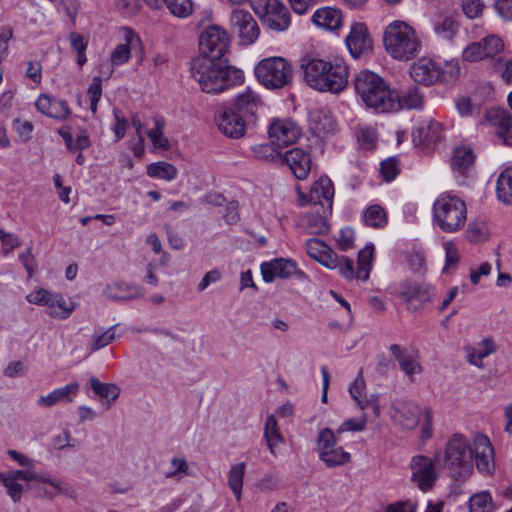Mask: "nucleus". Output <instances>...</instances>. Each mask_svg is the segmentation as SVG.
I'll return each mask as SVG.
<instances>
[{"label": "nucleus", "mask_w": 512, "mask_h": 512, "mask_svg": "<svg viewBox=\"0 0 512 512\" xmlns=\"http://www.w3.org/2000/svg\"><path fill=\"white\" fill-rule=\"evenodd\" d=\"M300 68L305 83L319 92L336 94L348 85L349 68L341 59L332 62L306 56L301 59Z\"/></svg>", "instance_id": "1"}, {"label": "nucleus", "mask_w": 512, "mask_h": 512, "mask_svg": "<svg viewBox=\"0 0 512 512\" xmlns=\"http://www.w3.org/2000/svg\"><path fill=\"white\" fill-rule=\"evenodd\" d=\"M192 77L205 93L218 94L243 81V73L226 59L197 56L190 62Z\"/></svg>", "instance_id": "2"}, {"label": "nucleus", "mask_w": 512, "mask_h": 512, "mask_svg": "<svg viewBox=\"0 0 512 512\" xmlns=\"http://www.w3.org/2000/svg\"><path fill=\"white\" fill-rule=\"evenodd\" d=\"M354 87L368 108L378 113L397 111V91L392 90L380 75L369 70L360 71L354 80Z\"/></svg>", "instance_id": "3"}, {"label": "nucleus", "mask_w": 512, "mask_h": 512, "mask_svg": "<svg viewBox=\"0 0 512 512\" xmlns=\"http://www.w3.org/2000/svg\"><path fill=\"white\" fill-rule=\"evenodd\" d=\"M432 221L435 227L445 233L458 232L467 221L465 201L451 193H441L432 206Z\"/></svg>", "instance_id": "4"}, {"label": "nucleus", "mask_w": 512, "mask_h": 512, "mask_svg": "<svg viewBox=\"0 0 512 512\" xmlns=\"http://www.w3.org/2000/svg\"><path fill=\"white\" fill-rule=\"evenodd\" d=\"M383 44L387 53L398 60H409L420 49V41L414 29L403 21H394L386 27Z\"/></svg>", "instance_id": "5"}, {"label": "nucleus", "mask_w": 512, "mask_h": 512, "mask_svg": "<svg viewBox=\"0 0 512 512\" xmlns=\"http://www.w3.org/2000/svg\"><path fill=\"white\" fill-rule=\"evenodd\" d=\"M443 465L455 480H464L472 474V447L465 437L455 434L449 439Z\"/></svg>", "instance_id": "6"}, {"label": "nucleus", "mask_w": 512, "mask_h": 512, "mask_svg": "<svg viewBox=\"0 0 512 512\" xmlns=\"http://www.w3.org/2000/svg\"><path fill=\"white\" fill-rule=\"evenodd\" d=\"M259 83L269 90H280L291 85L294 77L292 64L283 57L262 59L254 68Z\"/></svg>", "instance_id": "7"}, {"label": "nucleus", "mask_w": 512, "mask_h": 512, "mask_svg": "<svg viewBox=\"0 0 512 512\" xmlns=\"http://www.w3.org/2000/svg\"><path fill=\"white\" fill-rule=\"evenodd\" d=\"M317 447L319 458L329 468L345 465L351 460L350 453L337 445L335 435L330 428H324L319 432Z\"/></svg>", "instance_id": "8"}, {"label": "nucleus", "mask_w": 512, "mask_h": 512, "mask_svg": "<svg viewBox=\"0 0 512 512\" xmlns=\"http://www.w3.org/2000/svg\"><path fill=\"white\" fill-rule=\"evenodd\" d=\"M440 459V452L435 454L434 459L424 455L412 457L410 462L411 480L418 488L426 492L430 490L438 479L436 462Z\"/></svg>", "instance_id": "9"}, {"label": "nucleus", "mask_w": 512, "mask_h": 512, "mask_svg": "<svg viewBox=\"0 0 512 512\" xmlns=\"http://www.w3.org/2000/svg\"><path fill=\"white\" fill-rule=\"evenodd\" d=\"M229 43L230 39L225 30L218 26H209L200 35L198 56L224 59Z\"/></svg>", "instance_id": "10"}, {"label": "nucleus", "mask_w": 512, "mask_h": 512, "mask_svg": "<svg viewBox=\"0 0 512 512\" xmlns=\"http://www.w3.org/2000/svg\"><path fill=\"white\" fill-rule=\"evenodd\" d=\"M397 297L403 300L407 310L417 312L425 304L432 301L433 291L428 285H422L412 281H403L395 289Z\"/></svg>", "instance_id": "11"}, {"label": "nucleus", "mask_w": 512, "mask_h": 512, "mask_svg": "<svg viewBox=\"0 0 512 512\" xmlns=\"http://www.w3.org/2000/svg\"><path fill=\"white\" fill-rule=\"evenodd\" d=\"M214 120L219 131L232 139L242 138L248 127L241 115H238L235 109L228 105L221 106L216 110Z\"/></svg>", "instance_id": "12"}, {"label": "nucleus", "mask_w": 512, "mask_h": 512, "mask_svg": "<svg viewBox=\"0 0 512 512\" xmlns=\"http://www.w3.org/2000/svg\"><path fill=\"white\" fill-rule=\"evenodd\" d=\"M232 29L237 33L240 44L251 45L259 37L260 29L253 16L245 10L236 9L230 18Z\"/></svg>", "instance_id": "13"}, {"label": "nucleus", "mask_w": 512, "mask_h": 512, "mask_svg": "<svg viewBox=\"0 0 512 512\" xmlns=\"http://www.w3.org/2000/svg\"><path fill=\"white\" fill-rule=\"evenodd\" d=\"M263 101L259 94L247 87L244 92L238 94L234 102L229 107H233L238 115L248 126L254 125L257 120V114L262 107Z\"/></svg>", "instance_id": "14"}, {"label": "nucleus", "mask_w": 512, "mask_h": 512, "mask_svg": "<svg viewBox=\"0 0 512 512\" xmlns=\"http://www.w3.org/2000/svg\"><path fill=\"white\" fill-rule=\"evenodd\" d=\"M481 124L489 123L497 128L496 135L503 144L512 146V115L505 109L491 108L484 112Z\"/></svg>", "instance_id": "15"}, {"label": "nucleus", "mask_w": 512, "mask_h": 512, "mask_svg": "<svg viewBox=\"0 0 512 512\" xmlns=\"http://www.w3.org/2000/svg\"><path fill=\"white\" fill-rule=\"evenodd\" d=\"M410 76L419 84L425 86L434 85L445 80V75L437 64L429 58H421L413 63L410 68Z\"/></svg>", "instance_id": "16"}, {"label": "nucleus", "mask_w": 512, "mask_h": 512, "mask_svg": "<svg viewBox=\"0 0 512 512\" xmlns=\"http://www.w3.org/2000/svg\"><path fill=\"white\" fill-rule=\"evenodd\" d=\"M261 274L266 283H271L276 277L290 278L293 275L302 276L303 273L297 269V263L291 259L276 258L270 262L261 264Z\"/></svg>", "instance_id": "17"}, {"label": "nucleus", "mask_w": 512, "mask_h": 512, "mask_svg": "<svg viewBox=\"0 0 512 512\" xmlns=\"http://www.w3.org/2000/svg\"><path fill=\"white\" fill-rule=\"evenodd\" d=\"M345 42L353 58H359L362 54L370 51L373 44L367 27L363 23H356L351 27Z\"/></svg>", "instance_id": "18"}, {"label": "nucleus", "mask_w": 512, "mask_h": 512, "mask_svg": "<svg viewBox=\"0 0 512 512\" xmlns=\"http://www.w3.org/2000/svg\"><path fill=\"white\" fill-rule=\"evenodd\" d=\"M394 420L406 430L415 429L421 416V408L411 401L397 400L393 403Z\"/></svg>", "instance_id": "19"}, {"label": "nucleus", "mask_w": 512, "mask_h": 512, "mask_svg": "<svg viewBox=\"0 0 512 512\" xmlns=\"http://www.w3.org/2000/svg\"><path fill=\"white\" fill-rule=\"evenodd\" d=\"M268 134L273 145L285 147L293 144L297 140L300 131L292 122L275 120L269 126Z\"/></svg>", "instance_id": "20"}, {"label": "nucleus", "mask_w": 512, "mask_h": 512, "mask_svg": "<svg viewBox=\"0 0 512 512\" xmlns=\"http://www.w3.org/2000/svg\"><path fill=\"white\" fill-rule=\"evenodd\" d=\"M281 164H286L297 179L304 180L311 170V157L305 150L293 148L283 154Z\"/></svg>", "instance_id": "21"}, {"label": "nucleus", "mask_w": 512, "mask_h": 512, "mask_svg": "<svg viewBox=\"0 0 512 512\" xmlns=\"http://www.w3.org/2000/svg\"><path fill=\"white\" fill-rule=\"evenodd\" d=\"M475 458L477 469L490 474L494 469V449L488 437L480 435L475 439L472 458Z\"/></svg>", "instance_id": "22"}, {"label": "nucleus", "mask_w": 512, "mask_h": 512, "mask_svg": "<svg viewBox=\"0 0 512 512\" xmlns=\"http://www.w3.org/2000/svg\"><path fill=\"white\" fill-rule=\"evenodd\" d=\"M308 255L329 269H336L339 265V256L324 241L311 238L305 242Z\"/></svg>", "instance_id": "23"}, {"label": "nucleus", "mask_w": 512, "mask_h": 512, "mask_svg": "<svg viewBox=\"0 0 512 512\" xmlns=\"http://www.w3.org/2000/svg\"><path fill=\"white\" fill-rule=\"evenodd\" d=\"M334 196V187L332 181L327 177H322L316 181L310 189L308 202L313 206H320L323 213L327 210L332 211Z\"/></svg>", "instance_id": "24"}, {"label": "nucleus", "mask_w": 512, "mask_h": 512, "mask_svg": "<svg viewBox=\"0 0 512 512\" xmlns=\"http://www.w3.org/2000/svg\"><path fill=\"white\" fill-rule=\"evenodd\" d=\"M103 295L111 300L126 301L143 298L145 291L137 284L120 281L106 285Z\"/></svg>", "instance_id": "25"}, {"label": "nucleus", "mask_w": 512, "mask_h": 512, "mask_svg": "<svg viewBox=\"0 0 512 512\" xmlns=\"http://www.w3.org/2000/svg\"><path fill=\"white\" fill-rule=\"evenodd\" d=\"M35 105L39 112L57 120H65L71 114L67 101L46 94L40 95Z\"/></svg>", "instance_id": "26"}, {"label": "nucleus", "mask_w": 512, "mask_h": 512, "mask_svg": "<svg viewBox=\"0 0 512 512\" xmlns=\"http://www.w3.org/2000/svg\"><path fill=\"white\" fill-rule=\"evenodd\" d=\"M79 390L78 383H70L63 387L54 389L46 396H41L37 400V404L41 407L49 408L57 403H70L73 401V396Z\"/></svg>", "instance_id": "27"}, {"label": "nucleus", "mask_w": 512, "mask_h": 512, "mask_svg": "<svg viewBox=\"0 0 512 512\" xmlns=\"http://www.w3.org/2000/svg\"><path fill=\"white\" fill-rule=\"evenodd\" d=\"M442 138V126L439 122L431 120L412 131V141L418 146L440 141Z\"/></svg>", "instance_id": "28"}, {"label": "nucleus", "mask_w": 512, "mask_h": 512, "mask_svg": "<svg viewBox=\"0 0 512 512\" xmlns=\"http://www.w3.org/2000/svg\"><path fill=\"white\" fill-rule=\"evenodd\" d=\"M309 124L312 131L317 134H327L334 131L336 122L327 109H314L309 114Z\"/></svg>", "instance_id": "29"}, {"label": "nucleus", "mask_w": 512, "mask_h": 512, "mask_svg": "<svg viewBox=\"0 0 512 512\" xmlns=\"http://www.w3.org/2000/svg\"><path fill=\"white\" fill-rule=\"evenodd\" d=\"M133 37L134 36L132 32L129 31V34L126 35L127 42L125 44L117 45L112 51L110 55L111 64H101L102 73L106 74L107 78H109L112 75L113 66L122 65L129 60L131 56L130 43L132 42Z\"/></svg>", "instance_id": "30"}, {"label": "nucleus", "mask_w": 512, "mask_h": 512, "mask_svg": "<svg viewBox=\"0 0 512 512\" xmlns=\"http://www.w3.org/2000/svg\"><path fill=\"white\" fill-rule=\"evenodd\" d=\"M313 22L324 29L336 30L342 23V13L332 7H323L315 11L312 17Z\"/></svg>", "instance_id": "31"}, {"label": "nucleus", "mask_w": 512, "mask_h": 512, "mask_svg": "<svg viewBox=\"0 0 512 512\" xmlns=\"http://www.w3.org/2000/svg\"><path fill=\"white\" fill-rule=\"evenodd\" d=\"M315 212L305 213L301 217L302 225L313 235H324L328 233L330 226L324 215L319 214V208Z\"/></svg>", "instance_id": "32"}, {"label": "nucleus", "mask_w": 512, "mask_h": 512, "mask_svg": "<svg viewBox=\"0 0 512 512\" xmlns=\"http://www.w3.org/2000/svg\"><path fill=\"white\" fill-rule=\"evenodd\" d=\"M262 23L275 31H285L290 25V14L282 4L275 11L260 19Z\"/></svg>", "instance_id": "33"}, {"label": "nucleus", "mask_w": 512, "mask_h": 512, "mask_svg": "<svg viewBox=\"0 0 512 512\" xmlns=\"http://www.w3.org/2000/svg\"><path fill=\"white\" fill-rule=\"evenodd\" d=\"M264 437L271 454L276 456L278 454L277 447L279 444L284 442V437L279 431L277 420L274 415H269L266 418L264 426Z\"/></svg>", "instance_id": "34"}, {"label": "nucleus", "mask_w": 512, "mask_h": 512, "mask_svg": "<svg viewBox=\"0 0 512 512\" xmlns=\"http://www.w3.org/2000/svg\"><path fill=\"white\" fill-rule=\"evenodd\" d=\"M74 310V304L68 303L62 295L52 293L47 305V313L54 318L66 319Z\"/></svg>", "instance_id": "35"}, {"label": "nucleus", "mask_w": 512, "mask_h": 512, "mask_svg": "<svg viewBox=\"0 0 512 512\" xmlns=\"http://www.w3.org/2000/svg\"><path fill=\"white\" fill-rule=\"evenodd\" d=\"M396 100L399 104L397 111L401 109H418L424 104V97L416 86H410L401 94L397 92Z\"/></svg>", "instance_id": "36"}, {"label": "nucleus", "mask_w": 512, "mask_h": 512, "mask_svg": "<svg viewBox=\"0 0 512 512\" xmlns=\"http://www.w3.org/2000/svg\"><path fill=\"white\" fill-rule=\"evenodd\" d=\"M6 475L12 477L16 481H37L40 480L44 484L49 485V489L45 490V494H47L50 497H54L57 495L60 491V484L55 481L51 480H45L43 477H39L35 473L29 471V470H15L11 472H5Z\"/></svg>", "instance_id": "37"}, {"label": "nucleus", "mask_w": 512, "mask_h": 512, "mask_svg": "<svg viewBox=\"0 0 512 512\" xmlns=\"http://www.w3.org/2000/svg\"><path fill=\"white\" fill-rule=\"evenodd\" d=\"M496 194L502 203L512 204V168L503 170L498 176Z\"/></svg>", "instance_id": "38"}, {"label": "nucleus", "mask_w": 512, "mask_h": 512, "mask_svg": "<svg viewBox=\"0 0 512 512\" xmlns=\"http://www.w3.org/2000/svg\"><path fill=\"white\" fill-rule=\"evenodd\" d=\"M245 467L244 462H239L232 465L228 472V486L238 501L242 494Z\"/></svg>", "instance_id": "39"}, {"label": "nucleus", "mask_w": 512, "mask_h": 512, "mask_svg": "<svg viewBox=\"0 0 512 512\" xmlns=\"http://www.w3.org/2000/svg\"><path fill=\"white\" fill-rule=\"evenodd\" d=\"M374 247L366 246L358 253L356 279L366 281L369 278L372 259H373Z\"/></svg>", "instance_id": "40"}, {"label": "nucleus", "mask_w": 512, "mask_h": 512, "mask_svg": "<svg viewBox=\"0 0 512 512\" xmlns=\"http://www.w3.org/2000/svg\"><path fill=\"white\" fill-rule=\"evenodd\" d=\"M149 177L171 181L177 176V169L170 163L159 161L151 163L147 167Z\"/></svg>", "instance_id": "41"}, {"label": "nucleus", "mask_w": 512, "mask_h": 512, "mask_svg": "<svg viewBox=\"0 0 512 512\" xmlns=\"http://www.w3.org/2000/svg\"><path fill=\"white\" fill-rule=\"evenodd\" d=\"M475 155L468 146H459L453 152V167L459 172H465L473 163Z\"/></svg>", "instance_id": "42"}, {"label": "nucleus", "mask_w": 512, "mask_h": 512, "mask_svg": "<svg viewBox=\"0 0 512 512\" xmlns=\"http://www.w3.org/2000/svg\"><path fill=\"white\" fill-rule=\"evenodd\" d=\"M363 221L369 227L382 228L387 224L386 211L379 205H371L365 210Z\"/></svg>", "instance_id": "43"}, {"label": "nucleus", "mask_w": 512, "mask_h": 512, "mask_svg": "<svg viewBox=\"0 0 512 512\" xmlns=\"http://www.w3.org/2000/svg\"><path fill=\"white\" fill-rule=\"evenodd\" d=\"M90 386L97 396L105 399L111 397L109 403L114 402L120 394V389L117 385L113 383H102L95 377L90 378Z\"/></svg>", "instance_id": "44"}, {"label": "nucleus", "mask_w": 512, "mask_h": 512, "mask_svg": "<svg viewBox=\"0 0 512 512\" xmlns=\"http://www.w3.org/2000/svg\"><path fill=\"white\" fill-rule=\"evenodd\" d=\"M116 339V325L101 330L100 333H94L92 335L91 342L89 344L90 353H94L112 343Z\"/></svg>", "instance_id": "45"}, {"label": "nucleus", "mask_w": 512, "mask_h": 512, "mask_svg": "<svg viewBox=\"0 0 512 512\" xmlns=\"http://www.w3.org/2000/svg\"><path fill=\"white\" fill-rule=\"evenodd\" d=\"M470 512H492L494 505L489 492L482 491L474 494L469 500Z\"/></svg>", "instance_id": "46"}, {"label": "nucleus", "mask_w": 512, "mask_h": 512, "mask_svg": "<svg viewBox=\"0 0 512 512\" xmlns=\"http://www.w3.org/2000/svg\"><path fill=\"white\" fill-rule=\"evenodd\" d=\"M252 151L257 159L269 162H282L283 154L280 153L273 145L258 144L252 147Z\"/></svg>", "instance_id": "47"}, {"label": "nucleus", "mask_w": 512, "mask_h": 512, "mask_svg": "<svg viewBox=\"0 0 512 512\" xmlns=\"http://www.w3.org/2000/svg\"><path fill=\"white\" fill-rule=\"evenodd\" d=\"M458 27V23L452 17L447 16L434 24V31L445 39H452L458 31Z\"/></svg>", "instance_id": "48"}, {"label": "nucleus", "mask_w": 512, "mask_h": 512, "mask_svg": "<svg viewBox=\"0 0 512 512\" xmlns=\"http://www.w3.org/2000/svg\"><path fill=\"white\" fill-rule=\"evenodd\" d=\"M170 13L178 18H186L193 11L191 0H166Z\"/></svg>", "instance_id": "49"}, {"label": "nucleus", "mask_w": 512, "mask_h": 512, "mask_svg": "<svg viewBox=\"0 0 512 512\" xmlns=\"http://www.w3.org/2000/svg\"><path fill=\"white\" fill-rule=\"evenodd\" d=\"M250 5L255 14L261 19L279 8L282 3L279 0H250Z\"/></svg>", "instance_id": "50"}, {"label": "nucleus", "mask_w": 512, "mask_h": 512, "mask_svg": "<svg viewBox=\"0 0 512 512\" xmlns=\"http://www.w3.org/2000/svg\"><path fill=\"white\" fill-rule=\"evenodd\" d=\"M87 95L90 98V110L93 114L97 112L98 102L102 96V79L100 76H94L90 83Z\"/></svg>", "instance_id": "51"}, {"label": "nucleus", "mask_w": 512, "mask_h": 512, "mask_svg": "<svg viewBox=\"0 0 512 512\" xmlns=\"http://www.w3.org/2000/svg\"><path fill=\"white\" fill-rule=\"evenodd\" d=\"M0 482L6 487L8 495L14 502L21 498L23 486L19 481L14 480L12 477L6 475L5 472L0 473Z\"/></svg>", "instance_id": "52"}, {"label": "nucleus", "mask_w": 512, "mask_h": 512, "mask_svg": "<svg viewBox=\"0 0 512 512\" xmlns=\"http://www.w3.org/2000/svg\"><path fill=\"white\" fill-rule=\"evenodd\" d=\"M485 5L482 0H461V8L464 15L469 19L481 16Z\"/></svg>", "instance_id": "53"}, {"label": "nucleus", "mask_w": 512, "mask_h": 512, "mask_svg": "<svg viewBox=\"0 0 512 512\" xmlns=\"http://www.w3.org/2000/svg\"><path fill=\"white\" fill-rule=\"evenodd\" d=\"M380 172L386 181H392L399 173V164L396 157L385 159L380 164Z\"/></svg>", "instance_id": "54"}, {"label": "nucleus", "mask_w": 512, "mask_h": 512, "mask_svg": "<svg viewBox=\"0 0 512 512\" xmlns=\"http://www.w3.org/2000/svg\"><path fill=\"white\" fill-rule=\"evenodd\" d=\"M481 42L485 57H494L503 49L501 39L495 35L487 36Z\"/></svg>", "instance_id": "55"}, {"label": "nucleus", "mask_w": 512, "mask_h": 512, "mask_svg": "<svg viewBox=\"0 0 512 512\" xmlns=\"http://www.w3.org/2000/svg\"><path fill=\"white\" fill-rule=\"evenodd\" d=\"M399 366L409 378H412L415 374H420L422 372L420 363L416 356L412 354H408L407 357L401 361Z\"/></svg>", "instance_id": "56"}, {"label": "nucleus", "mask_w": 512, "mask_h": 512, "mask_svg": "<svg viewBox=\"0 0 512 512\" xmlns=\"http://www.w3.org/2000/svg\"><path fill=\"white\" fill-rule=\"evenodd\" d=\"M485 57L482 42H473L468 45L463 51V59L469 62H477Z\"/></svg>", "instance_id": "57"}, {"label": "nucleus", "mask_w": 512, "mask_h": 512, "mask_svg": "<svg viewBox=\"0 0 512 512\" xmlns=\"http://www.w3.org/2000/svg\"><path fill=\"white\" fill-rule=\"evenodd\" d=\"M483 224L469 222L466 230V237L469 242L477 243L485 239V229Z\"/></svg>", "instance_id": "58"}, {"label": "nucleus", "mask_w": 512, "mask_h": 512, "mask_svg": "<svg viewBox=\"0 0 512 512\" xmlns=\"http://www.w3.org/2000/svg\"><path fill=\"white\" fill-rule=\"evenodd\" d=\"M456 109L459 114L463 117L471 116L475 113L476 110L480 111V108L475 106L471 99L466 96L459 97L456 102Z\"/></svg>", "instance_id": "59"}, {"label": "nucleus", "mask_w": 512, "mask_h": 512, "mask_svg": "<svg viewBox=\"0 0 512 512\" xmlns=\"http://www.w3.org/2000/svg\"><path fill=\"white\" fill-rule=\"evenodd\" d=\"M0 240L5 254L20 246L19 238L12 233L5 232L2 228H0Z\"/></svg>", "instance_id": "60"}, {"label": "nucleus", "mask_w": 512, "mask_h": 512, "mask_svg": "<svg viewBox=\"0 0 512 512\" xmlns=\"http://www.w3.org/2000/svg\"><path fill=\"white\" fill-rule=\"evenodd\" d=\"M367 419L364 415L358 420L355 419H347L345 420L338 428V432H346V431H363L366 427Z\"/></svg>", "instance_id": "61"}, {"label": "nucleus", "mask_w": 512, "mask_h": 512, "mask_svg": "<svg viewBox=\"0 0 512 512\" xmlns=\"http://www.w3.org/2000/svg\"><path fill=\"white\" fill-rule=\"evenodd\" d=\"M119 11L126 15L136 14L141 8V0H115Z\"/></svg>", "instance_id": "62"}, {"label": "nucleus", "mask_w": 512, "mask_h": 512, "mask_svg": "<svg viewBox=\"0 0 512 512\" xmlns=\"http://www.w3.org/2000/svg\"><path fill=\"white\" fill-rule=\"evenodd\" d=\"M354 232L351 228H343L340 231L339 238L337 239L338 247L342 251H347L353 247Z\"/></svg>", "instance_id": "63"}, {"label": "nucleus", "mask_w": 512, "mask_h": 512, "mask_svg": "<svg viewBox=\"0 0 512 512\" xmlns=\"http://www.w3.org/2000/svg\"><path fill=\"white\" fill-rule=\"evenodd\" d=\"M417 505L411 501H399L387 506L384 512H416Z\"/></svg>", "instance_id": "64"}]
</instances>
